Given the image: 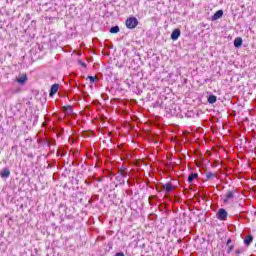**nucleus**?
Returning <instances> with one entry per match:
<instances>
[{
	"label": "nucleus",
	"instance_id": "nucleus-32",
	"mask_svg": "<svg viewBox=\"0 0 256 256\" xmlns=\"http://www.w3.org/2000/svg\"><path fill=\"white\" fill-rule=\"evenodd\" d=\"M177 243H183V240L178 239V240H177Z\"/></svg>",
	"mask_w": 256,
	"mask_h": 256
},
{
	"label": "nucleus",
	"instance_id": "nucleus-7",
	"mask_svg": "<svg viewBox=\"0 0 256 256\" xmlns=\"http://www.w3.org/2000/svg\"><path fill=\"white\" fill-rule=\"evenodd\" d=\"M0 177L2 179H9L11 177V170L7 167L0 170Z\"/></svg>",
	"mask_w": 256,
	"mask_h": 256
},
{
	"label": "nucleus",
	"instance_id": "nucleus-3",
	"mask_svg": "<svg viewBox=\"0 0 256 256\" xmlns=\"http://www.w3.org/2000/svg\"><path fill=\"white\" fill-rule=\"evenodd\" d=\"M227 217H229V213L227 210H225V208H220L216 213V219L219 221H227Z\"/></svg>",
	"mask_w": 256,
	"mask_h": 256
},
{
	"label": "nucleus",
	"instance_id": "nucleus-28",
	"mask_svg": "<svg viewBox=\"0 0 256 256\" xmlns=\"http://www.w3.org/2000/svg\"><path fill=\"white\" fill-rule=\"evenodd\" d=\"M39 121V115H34V123H37Z\"/></svg>",
	"mask_w": 256,
	"mask_h": 256
},
{
	"label": "nucleus",
	"instance_id": "nucleus-12",
	"mask_svg": "<svg viewBox=\"0 0 256 256\" xmlns=\"http://www.w3.org/2000/svg\"><path fill=\"white\" fill-rule=\"evenodd\" d=\"M59 91V84H53L50 88L49 97H53Z\"/></svg>",
	"mask_w": 256,
	"mask_h": 256
},
{
	"label": "nucleus",
	"instance_id": "nucleus-9",
	"mask_svg": "<svg viewBox=\"0 0 256 256\" xmlns=\"http://www.w3.org/2000/svg\"><path fill=\"white\" fill-rule=\"evenodd\" d=\"M163 189H164L165 193H171V191H173V189H177V186H174L173 183L168 182L166 184H163Z\"/></svg>",
	"mask_w": 256,
	"mask_h": 256
},
{
	"label": "nucleus",
	"instance_id": "nucleus-18",
	"mask_svg": "<svg viewBox=\"0 0 256 256\" xmlns=\"http://www.w3.org/2000/svg\"><path fill=\"white\" fill-rule=\"evenodd\" d=\"M62 109H63L64 113H67V115H71V113H73V107L70 105L63 106Z\"/></svg>",
	"mask_w": 256,
	"mask_h": 256
},
{
	"label": "nucleus",
	"instance_id": "nucleus-27",
	"mask_svg": "<svg viewBox=\"0 0 256 256\" xmlns=\"http://www.w3.org/2000/svg\"><path fill=\"white\" fill-rule=\"evenodd\" d=\"M27 157H28L29 159H35V155H34L33 153H28V154H27Z\"/></svg>",
	"mask_w": 256,
	"mask_h": 256
},
{
	"label": "nucleus",
	"instance_id": "nucleus-24",
	"mask_svg": "<svg viewBox=\"0 0 256 256\" xmlns=\"http://www.w3.org/2000/svg\"><path fill=\"white\" fill-rule=\"evenodd\" d=\"M244 251H245L244 248H240V249H237V250L235 251V254H236V255H241V253H244Z\"/></svg>",
	"mask_w": 256,
	"mask_h": 256
},
{
	"label": "nucleus",
	"instance_id": "nucleus-26",
	"mask_svg": "<svg viewBox=\"0 0 256 256\" xmlns=\"http://www.w3.org/2000/svg\"><path fill=\"white\" fill-rule=\"evenodd\" d=\"M88 79H89L90 83H95V77L88 76Z\"/></svg>",
	"mask_w": 256,
	"mask_h": 256
},
{
	"label": "nucleus",
	"instance_id": "nucleus-21",
	"mask_svg": "<svg viewBox=\"0 0 256 256\" xmlns=\"http://www.w3.org/2000/svg\"><path fill=\"white\" fill-rule=\"evenodd\" d=\"M215 177H216V175L213 172H208L206 174V178L208 179V181H213V179H215Z\"/></svg>",
	"mask_w": 256,
	"mask_h": 256
},
{
	"label": "nucleus",
	"instance_id": "nucleus-25",
	"mask_svg": "<svg viewBox=\"0 0 256 256\" xmlns=\"http://www.w3.org/2000/svg\"><path fill=\"white\" fill-rule=\"evenodd\" d=\"M78 63L81 65V67L87 68V64L83 62V60H79Z\"/></svg>",
	"mask_w": 256,
	"mask_h": 256
},
{
	"label": "nucleus",
	"instance_id": "nucleus-4",
	"mask_svg": "<svg viewBox=\"0 0 256 256\" xmlns=\"http://www.w3.org/2000/svg\"><path fill=\"white\" fill-rule=\"evenodd\" d=\"M125 177H127V170L119 169L116 175V181L120 184L125 183Z\"/></svg>",
	"mask_w": 256,
	"mask_h": 256
},
{
	"label": "nucleus",
	"instance_id": "nucleus-20",
	"mask_svg": "<svg viewBox=\"0 0 256 256\" xmlns=\"http://www.w3.org/2000/svg\"><path fill=\"white\" fill-rule=\"evenodd\" d=\"M37 143L42 145V147H45V146L47 147V137L38 139Z\"/></svg>",
	"mask_w": 256,
	"mask_h": 256
},
{
	"label": "nucleus",
	"instance_id": "nucleus-30",
	"mask_svg": "<svg viewBox=\"0 0 256 256\" xmlns=\"http://www.w3.org/2000/svg\"><path fill=\"white\" fill-rule=\"evenodd\" d=\"M232 242L231 238H228L226 241V245L229 246V244Z\"/></svg>",
	"mask_w": 256,
	"mask_h": 256
},
{
	"label": "nucleus",
	"instance_id": "nucleus-23",
	"mask_svg": "<svg viewBox=\"0 0 256 256\" xmlns=\"http://www.w3.org/2000/svg\"><path fill=\"white\" fill-rule=\"evenodd\" d=\"M233 249H235V246L233 245H228V249H227V254H231V252L233 251Z\"/></svg>",
	"mask_w": 256,
	"mask_h": 256
},
{
	"label": "nucleus",
	"instance_id": "nucleus-1",
	"mask_svg": "<svg viewBox=\"0 0 256 256\" xmlns=\"http://www.w3.org/2000/svg\"><path fill=\"white\" fill-rule=\"evenodd\" d=\"M165 112L170 117H179L181 115V106L176 103H172L170 106L165 107Z\"/></svg>",
	"mask_w": 256,
	"mask_h": 256
},
{
	"label": "nucleus",
	"instance_id": "nucleus-13",
	"mask_svg": "<svg viewBox=\"0 0 256 256\" xmlns=\"http://www.w3.org/2000/svg\"><path fill=\"white\" fill-rule=\"evenodd\" d=\"M223 17V10H218L216 13L211 17V21H217V19H221Z\"/></svg>",
	"mask_w": 256,
	"mask_h": 256
},
{
	"label": "nucleus",
	"instance_id": "nucleus-2",
	"mask_svg": "<svg viewBox=\"0 0 256 256\" xmlns=\"http://www.w3.org/2000/svg\"><path fill=\"white\" fill-rule=\"evenodd\" d=\"M125 25L127 29H135L137 25H139V20L135 18V16L129 17L126 20Z\"/></svg>",
	"mask_w": 256,
	"mask_h": 256
},
{
	"label": "nucleus",
	"instance_id": "nucleus-10",
	"mask_svg": "<svg viewBox=\"0 0 256 256\" xmlns=\"http://www.w3.org/2000/svg\"><path fill=\"white\" fill-rule=\"evenodd\" d=\"M179 37H181V30L174 29L171 33L170 38L172 39V41H177V39H179Z\"/></svg>",
	"mask_w": 256,
	"mask_h": 256
},
{
	"label": "nucleus",
	"instance_id": "nucleus-14",
	"mask_svg": "<svg viewBox=\"0 0 256 256\" xmlns=\"http://www.w3.org/2000/svg\"><path fill=\"white\" fill-rule=\"evenodd\" d=\"M198 177V173H190L188 176V183H193V181H195V179H198Z\"/></svg>",
	"mask_w": 256,
	"mask_h": 256
},
{
	"label": "nucleus",
	"instance_id": "nucleus-34",
	"mask_svg": "<svg viewBox=\"0 0 256 256\" xmlns=\"http://www.w3.org/2000/svg\"><path fill=\"white\" fill-rule=\"evenodd\" d=\"M85 183H87V185H89V183L87 182V180L85 181Z\"/></svg>",
	"mask_w": 256,
	"mask_h": 256
},
{
	"label": "nucleus",
	"instance_id": "nucleus-29",
	"mask_svg": "<svg viewBox=\"0 0 256 256\" xmlns=\"http://www.w3.org/2000/svg\"><path fill=\"white\" fill-rule=\"evenodd\" d=\"M114 256H125V253H123V252H118V253H116Z\"/></svg>",
	"mask_w": 256,
	"mask_h": 256
},
{
	"label": "nucleus",
	"instance_id": "nucleus-11",
	"mask_svg": "<svg viewBox=\"0 0 256 256\" xmlns=\"http://www.w3.org/2000/svg\"><path fill=\"white\" fill-rule=\"evenodd\" d=\"M243 46V38L237 37L234 39V47L235 49H239L240 47Z\"/></svg>",
	"mask_w": 256,
	"mask_h": 256
},
{
	"label": "nucleus",
	"instance_id": "nucleus-31",
	"mask_svg": "<svg viewBox=\"0 0 256 256\" xmlns=\"http://www.w3.org/2000/svg\"><path fill=\"white\" fill-rule=\"evenodd\" d=\"M51 153H55V149L53 150L50 149L49 155H51Z\"/></svg>",
	"mask_w": 256,
	"mask_h": 256
},
{
	"label": "nucleus",
	"instance_id": "nucleus-16",
	"mask_svg": "<svg viewBox=\"0 0 256 256\" xmlns=\"http://www.w3.org/2000/svg\"><path fill=\"white\" fill-rule=\"evenodd\" d=\"M16 81L17 83H19V85H23L24 83H27V74L22 75Z\"/></svg>",
	"mask_w": 256,
	"mask_h": 256
},
{
	"label": "nucleus",
	"instance_id": "nucleus-6",
	"mask_svg": "<svg viewBox=\"0 0 256 256\" xmlns=\"http://www.w3.org/2000/svg\"><path fill=\"white\" fill-rule=\"evenodd\" d=\"M66 155H67V146H59L56 151V156L63 158Z\"/></svg>",
	"mask_w": 256,
	"mask_h": 256
},
{
	"label": "nucleus",
	"instance_id": "nucleus-22",
	"mask_svg": "<svg viewBox=\"0 0 256 256\" xmlns=\"http://www.w3.org/2000/svg\"><path fill=\"white\" fill-rule=\"evenodd\" d=\"M156 199H157V196H155V195L150 196V197L148 198L149 204H150V205H155Z\"/></svg>",
	"mask_w": 256,
	"mask_h": 256
},
{
	"label": "nucleus",
	"instance_id": "nucleus-17",
	"mask_svg": "<svg viewBox=\"0 0 256 256\" xmlns=\"http://www.w3.org/2000/svg\"><path fill=\"white\" fill-rule=\"evenodd\" d=\"M208 103L210 104V105H213V104H215V103H217V96H215V95H209L208 96Z\"/></svg>",
	"mask_w": 256,
	"mask_h": 256
},
{
	"label": "nucleus",
	"instance_id": "nucleus-8",
	"mask_svg": "<svg viewBox=\"0 0 256 256\" xmlns=\"http://www.w3.org/2000/svg\"><path fill=\"white\" fill-rule=\"evenodd\" d=\"M57 146V140L46 136V147H49V149H51V147H56Z\"/></svg>",
	"mask_w": 256,
	"mask_h": 256
},
{
	"label": "nucleus",
	"instance_id": "nucleus-35",
	"mask_svg": "<svg viewBox=\"0 0 256 256\" xmlns=\"http://www.w3.org/2000/svg\"><path fill=\"white\" fill-rule=\"evenodd\" d=\"M254 215H255V217H256V211L254 212Z\"/></svg>",
	"mask_w": 256,
	"mask_h": 256
},
{
	"label": "nucleus",
	"instance_id": "nucleus-5",
	"mask_svg": "<svg viewBox=\"0 0 256 256\" xmlns=\"http://www.w3.org/2000/svg\"><path fill=\"white\" fill-rule=\"evenodd\" d=\"M236 190H228L226 193V197L223 200V203H229V201H233L235 199Z\"/></svg>",
	"mask_w": 256,
	"mask_h": 256
},
{
	"label": "nucleus",
	"instance_id": "nucleus-33",
	"mask_svg": "<svg viewBox=\"0 0 256 256\" xmlns=\"http://www.w3.org/2000/svg\"><path fill=\"white\" fill-rule=\"evenodd\" d=\"M80 203H83V199L82 198L80 199Z\"/></svg>",
	"mask_w": 256,
	"mask_h": 256
},
{
	"label": "nucleus",
	"instance_id": "nucleus-15",
	"mask_svg": "<svg viewBox=\"0 0 256 256\" xmlns=\"http://www.w3.org/2000/svg\"><path fill=\"white\" fill-rule=\"evenodd\" d=\"M251 243H253V235H248L245 239H244V244L249 247L251 245Z\"/></svg>",
	"mask_w": 256,
	"mask_h": 256
},
{
	"label": "nucleus",
	"instance_id": "nucleus-19",
	"mask_svg": "<svg viewBox=\"0 0 256 256\" xmlns=\"http://www.w3.org/2000/svg\"><path fill=\"white\" fill-rule=\"evenodd\" d=\"M119 31H121V29L119 28V26H113V27L110 28V33H111L112 35H115V34L119 33Z\"/></svg>",
	"mask_w": 256,
	"mask_h": 256
}]
</instances>
